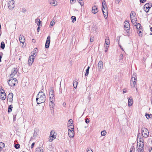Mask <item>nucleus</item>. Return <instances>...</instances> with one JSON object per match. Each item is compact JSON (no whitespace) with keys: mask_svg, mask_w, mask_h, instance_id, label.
Wrapping results in <instances>:
<instances>
[{"mask_svg":"<svg viewBox=\"0 0 152 152\" xmlns=\"http://www.w3.org/2000/svg\"><path fill=\"white\" fill-rule=\"evenodd\" d=\"M76 0H70V3L73 4L75 1Z\"/></svg>","mask_w":152,"mask_h":152,"instance_id":"nucleus-54","label":"nucleus"},{"mask_svg":"<svg viewBox=\"0 0 152 152\" xmlns=\"http://www.w3.org/2000/svg\"><path fill=\"white\" fill-rule=\"evenodd\" d=\"M85 122L86 124H88L89 122V120L87 118L85 119Z\"/></svg>","mask_w":152,"mask_h":152,"instance_id":"nucleus-52","label":"nucleus"},{"mask_svg":"<svg viewBox=\"0 0 152 152\" xmlns=\"http://www.w3.org/2000/svg\"><path fill=\"white\" fill-rule=\"evenodd\" d=\"M105 7L106 6H105L103 5H102V11H103V10H105Z\"/></svg>","mask_w":152,"mask_h":152,"instance_id":"nucleus-59","label":"nucleus"},{"mask_svg":"<svg viewBox=\"0 0 152 152\" xmlns=\"http://www.w3.org/2000/svg\"><path fill=\"white\" fill-rule=\"evenodd\" d=\"M46 100V96L45 94L42 91L39 92L37 96L36 101L38 104L44 102Z\"/></svg>","mask_w":152,"mask_h":152,"instance_id":"nucleus-1","label":"nucleus"},{"mask_svg":"<svg viewBox=\"0 0 152 152\" xmlns=\"http://www.w3.org/2000/svg\"><path fill=\"white\" fill-rule=\"evenodd\" d=\"M35 22L37 24L38 26H42V25H41V21L39 19L37 18L35 20Z\"/></svg>","mask_w":152,"mask_h":152,"instance_id":"nucleus-21","label":"nucleus"},{"mask_svg":"<svg viewBox=\"0 0 152 152\" xmlns=\"http://www.w3.org/2000/svg\"><path fill=\"white\" fill-rule=\"evenodd\" d=\"M55 101L50 102L49 103V106L50 108H53L54 107V102Z\"/></svg>","mask_w":152,"mask_h":152,"instance_id":"nucleus-30","label":"nucleus"},{"mask_svg":"<svg viewBox=\"0 0 152 152\" xmlns=\"http://www.w3.org/2000/svg\"><path fill=\"white\" fill-rule=\"evenodd\" d=\"M110 43V41L108 37H107L105 39L104 45H109Z\"/></svg>","mask_w":152,"mask_h":152,"instance_id":"nucleus-23","label":"nucleus"},{"mask_svg":"<svg viewBox=\"0 0 152 152\" xmlns=\"http://www.w3.org/2000/svg\"><path fill=\"white\" fill-rule=\"evenodd\" d=\"M137 82V77H131L130 85L132 88H134L136 86Z\"/></svg>","mask_w":152,"mask_h":152,"instance_id":"nucleus-6","label":"nucleus"},{"mask_svg":"<svg viewBox=\"0 0 152 152\" xmlns=\"http://www.w3.org/2000/svg\"><path fill=\"white\" fill-rule=\"evenodd\" d=\"M117 40H118V45L119 46V47H120V48H122V46H121V45H120L119 43V39H117Z\"/></svg>","mask_w":152,"mask_h":152,"instance_id":"nucleus-62","label":"nucleus"},{"mask_svg":"<svg viewBox=\"0 0 152 152\" xmlns=\"http://www.w3.org/2000/svg\"><path fill=\"white\" fill-rule=\"evenodd\" d=\"M141 133L143 137L145 138L148 137L149 132L148 129L145 127H142L141 129Z\"/></svg>","mask_w":152,"mask_h":152,"instance_id":"nucleus-2","label":"nucleus"},{"mask_svg":"<svg viewBox=\"0 0 152 152\" xmlns=\"http://www.w3.org/2000/svg\"><path fill=\"white\" fill-rule=\"evenodd\" d=\"M5 144L2 142H0V148H4L5 147Z\"/></svg>","mask_w":152,"mask_h":152,"instance_id":"nucleus-40","label":"nucleus"},{"mask_svg":"<svg viewBox=\"0 0 152 152\" xmlns=\"http://www.w3.org/2000/svg\"><path fill=\"white\" fill-rule=\"evenodd\" d=\"M87 152H93L91 149L90 148H88L87 149Z\"/></svg>","mask_w":152,"mask_h":152,"instance_id":"nucleus-51","label":"nucleus"},{"mask_svg":"<svg viewBox=\"0 0 152 152\" xmlns=\"http://www.w3.org/2000/svg\"><path fill=\"white\" fill-rule=\"evenodd\" d=\"M137 146H138L137 148H139L140 147V148H143V145H142V144H141V143H139V144Z\"/></svg>","mask_w":152,"mask_h":152,"instance_id":"nucleus-48","label":"nucleus"},{"mask_svg":"<svg viewBox=\"0 0 152 152\" xmlns=\"http://www.w3.org/2000/svg\"><path fill=\"white\" fill-rule=\"evenodd\" d=\"M131 19V21L132 22V24H133V25H134L135 23H136L137 24V22L136 21H137V18H134V19Z\"/></svg>","mask_w":152,"mask_h":152,"instance_id":"nucleus-31","label":"nucleus"},{"mask_svg":"<svg viewBox=\"0 0 152 152\" xmlns=\"http://www.w3.org/2000/svg\"><path fill=\"white\" fill-rule=\"evenodd\" d=\"M51 95H54V92L53 89V88L52 87H50V91L49 93V96Z\"/></svg>","mask_w":152,"mask_h":152,"instance_id":"nucleus-24","label":"nucleus"},{"mask_svg":"<svg viewBox=\"0 0 152 152\" xmlns=\"http://www.w3.org/2000/svg\"><path fill=\"white\" fill-rule=\"evenodd\" d=\"M50 37L49 36L48 37L45 45V47L46 48H48L49 47L50 42Z\"/></svg>","mask_w":152,"mask_h":152,"instance_id":"nucleus-9","label":"nucleus"},{"mask_svg":"<svg viewBox=\"0 0 152 152\" xmlns=\"http://www.w3.org/2000/svg\"><path fill=\"white\" fill-rule=\"evenodd\" d=\"M134 26H136L137 29L140 30L142 28L141 26L139 23H138L137 24L135 25Z\"/></svg>","mask_w":152,"mask_h":152,"instance_id":"nucleus-26","label":"nucleus"},{"mask_svg":"<svg viewBox=\"0 0 152 152\" xmlns=\"http://www.w3.org/2000/svg\"><path fill=\"white\" fill-rule=\"evenodd\" d=\"M19 38L20 42L23 44L24 42H25V39L24 36L23 35L20 34Z\"/></svg>","mask_w":152,"mask_h":152,"instance_id":"nucleus-15","label":"nucleus"},{"mask_svg":"<svg viewBox=\"0 0 152 152\" xmlns=\"http://www.w3.org/2000/svg\"><path fill=\"white\" fill-rule=\"evenodd\" d=\"M136 15V14L135 12L134 11H131L130 13V17L131 19L132 18L134 17Z\"/></svg>","mask_w":152,"mask_h":152,"instance_id":"nucleus-27","label":"nucleus"},{"mask_svg":"<svg viewBox=\"0 0 152 152\" xmlns=\"http://www.w3.org/2000/svg\"><path fill=\"white\" fill-rule=\"evenodd\" d=\"M18 72V69L17 68H14L12 70L11 73L10 75V77L12 78Z\"/></svg>","mask_w":152,"mask_h":152,"instance_id":"nucleus-8","label":"nucleus"},{"mask_svg":"<svg viewBox=\"0 0 152 152\" xmlns=\"http://www.w3.org/2000/svg\"><path fill=\"white\" fill-rule=\"evenodd\" d=\"M39 132V129L37 128H35L34 130V136H37V133Z\"/></svg>","mask_w":152,"mask_h":152,"instance_id":"nucleus-29","label":"nucleus"},{"mask_svg":"<svg viewBox=\"0 0 152 152\" xmlns=\"http://www.w3.org/2000/svg\"><path fill=\"white\" fill-rule=\"evenodd\" d=\"M130 28H127L126 29L125 35L126 36H130V34L129 33Z\"/></svg>","mask_w":152,"mask_h":152,"instance_id":"nucleus-28","label":"nucleus"},{"mask_svg":"<svg viewBox=\"0 0 152 152\" xmlns=\"http://www.w3.org/2000/svg\"><path fill=\"white\" fill-rule=\"evenodd\" d=\"M102 12L103 13V14H104V16L105 19H107V15H106L104 13L105 12H104V10H103Z\"/></svg>","mask_w":152,"mask_h":152,"instance_id":"nucleus-46","label":"nucleus"},{"mask_svg":"<svg viewBox=\"0 0 152 152\" xmlns=\"http://www.w3.org/2000/svg\"><path fill=\"white\" fill-rule=\"evenodd\" d=\"M49 99L50 100V101H55V98L54 97V95H51L49 96Z\"/></svg>","mask_w":152,"mask_h":152,"instance_id":"nucleus-22","label":"nucleus"},{"mask_svg":"<svg viewBox=\"0 0 152 152\" xmlns=\"http://www.w3.org/2000/svg\"><path fill=\"white\" fill-rule=\"evenodd\" d=\"M138 139L140 140V143H141L142 144V145H143V139L142 137H138Z\"/></svg>","mask_w":152,"mask_h":152,"instance_id":"nucleus-38","label":"nucleus"},{"mask_svg":"<svg viewBox=\"0 0 152 152\" xmlns=\"http://www.w3.org/2000/svg\"><path fill=\"white\" fill-rule=\"evenodd\" d=\"M72 22L74 23L76 20V17L74 16H72L71 17Z\"/></svg>","mask_w":152,"mask_h":152,"instance_id":"nucleus-42","label":"nucleus"},{"mask_svg":"<svg viewBox=\"0 0 152 152\" xmlns=\"http://www.w3.org/2000/svg\"><path fill=\"white\" fill-rule=\"evenodd\" d=\"M26 11V9L25 8H23L22 9V12H25Z\"/></svg>","mask_w":152,"mask_h":152,"instance_id":"nucleus-60","label":"nucleus"},{"mask_svg":"<svg viewBox=\"0 0 152 152\" xmlns=\"http://www.w3.org/2000/svg\"><path fill=\"white\" fill-rule=\"evenodd\" d=\"M98 12V9L96 6H94L92 7V13L95 14Z\"/></svg>","mask_w":152,"mask_h":152,"instance_id":"nucleus-18","label":"nucleus"},{"mask_svg":"<svg viewBox=\"0 0 152 152\" xmlns=\"http://www.w3.org/2000/svg\"><path fill=\"white\" fill-rule=\"evenodd\" d=\"M14 0H12L8 1L7 4V8L9 10H12L15 7V4Z\"/></svg>","mask_w":152,"mask_h":152,"instance_id":"nucleus-3","label":"nucleus"},{"mask_svg":"<svg viewBox=\"0 0 152 152\" xmlns=\"http://www.w3.org/2000/svg\"><path fill=\"white\" fill-rule=\"evenodd\" d=\"M137 145H138L139 144V143L140 142V140L138 139V137H137Z\"/></svg>","mask_w":152,"mask_h":152,"instance_id":"nucleus-61","label":"nucleus"},{"mask_svg":"<svg viewBox=\"0 0 152 152\" xmlns=\"http://www.w3.org/2000/svg\"><path fill=\"white\" fill-rule=\"evenodd\" d=\"M135 150V148L134 146H132L130 148L129 152H134Z\"/></svg>","mask_w":152,"mask_h":152,"instance_id":"nucleus-39","label":"nucleus"},{"mask_svg":"<svg viewBox=\"0 0 152 152\" xmlns=\"http://www.w3.org/2000/svg\"><path fill=\"white\" fill-rule=\"evenodd\" d=\"M17 115V112L13 113V121H16V118Z\"/></svg>","mask_w":152,"mask_h":152,"instance_id":"nucleus-32","label":"nucleus"},{"mask_svg":"<svg viewBox=\"0 0 152 152\" xmlns=\"http://www.w3.org/2000/svg\"><path fill=\"white\" fill-rule=\"evenodd\" d=\"M94 37H93L92 38H91V37L90 38V41L91 42H93L94 41Z\"/></svg>","mask_w":152,"mask_h":152,"instance_id":"nucleus-55","label":"nucleus"},{"mask_svg":"<svg viewBox=\"0 0 152 152\" xmlns=\"http://www.w3.org/2000/svg\"><path fill=\"white\" fill-rule=\"evenodd\" d=\"M106 132L105 130L102 131L101 132V135L102 136H105L106 134Z\"/></svg>","mask_w":152,"mask_h":152,"instance_id":"nucleus-41","label":"nucleus"},{"mask_svg":"<svg viewBox=\"0 0 152 152\" xmlns=\"http://www.w3.org/2000/svg\"><path fill=\"white\" fill-rule=\"evenodd\" d=\"M146 0H140V2L143 3Z\"/></svg>","mask_w":152,"mask_h":152,"instance_id":"nucleus-63","label":"nucleus"},{"mask_svg":"<svg viewBox=\"0 0 152 152\" xmlns=\"http://www.w3.org/2000/svg\"><path fill=\"white\" fill-rule=\"evenodd\" d=\"M37 48H35L33 50V55H34L37 52Z\"/></svg>","mask_w":152,"mask_h":152,"instance_id":"nucleus-44","label":"nucleus"},{"mask_svg":"<svg viewBox=\"0 0 152 152\" xmlns=\"http://www.w3.org/2000/svg\"><path fill=\"white\" fill-rule=\"evenodd\" d=\"M106 2L105 0H103V2H102V5H103L104 6H105H105H106Z\"/></svg>","mask_w":152,"mask_h":152,"instance_id":"nucleus-50","label":"nucleus"},{"mask_svg":"<svg viewBox=\"0 0 152 152\" xmlns=\"http://www.w3.org/2000/svg\"><path fill=\"white\" fill-rule=\"evenodd\" d=\"M78 83L76 81H74L73 82V86L74 88H76L77 86Z\"/></svg>","mask_w":152,"mask_h":152,"instance_id":"nucleus-37","label":"nucleus"},{"mask_svg":"<svg viewBox=\"0 0 152 152\" xmlns=\"http://www.w3.org/2000/svg\"><path fill=\"white\" fill-rule=\"evenodd\" d=\"M121 0H115V3L116 4H119Z\"/></svg>","mask_w":152,"mask_h":152,"instance_id":"nucleus-53","label":"nucleus"},{"mask_svg":"<svg viewBox=\"0 0 152 152\" xmlns=\"http://www.w3.org/2000/svg\"><path fill=\"white\" fill-rule=\"evenodd\" d=\"M133 103V100L132 98H129L128 101V105L129 107L131 106Z\"/></svg>","mask_w":152,"mask_h":152,"instance_id":"nucleus-20","label":"nucleus"},{"mask_svg":"<svg viewBox=\"0 0 152 152\" xmlns=\"http://www.w3.org/2000/svg\"><path fill=\"white\" fill-rule=\"evenodd\" d=\"M81 1H82V0H80L79 1V2L81 6H83V2L82 3L81 2Z\"/></svg>","mask_w":152,"mask_h":152,"instance_id":"nucleus-56","label":"nucleus"},{"mask_svg":"<svg viewBox=\"0 0 152 152\" xmlns=\"http://www.w3.org/2000/svg\"><path fill=\"white\" fill-rule=\"evenodd\" d=\"M13 94L12 93H10L7 96V100L9 102H12V98L13 97Z\"/></svg>","mask_w":152,"mask_h":152,"instance_id":"nucleus-13","label":"nucleus"},{"mask_svg":"<svg viewBox=\"0 0 152 152\" xmlns=\"http://www.w3.org/2000/svg\"><path fill=\"white\" fill-rule=\"evenodd\" d=\"M15 147L16 149H18L20 147V145L18 144H15Z\"/></svg>","mask_w":152,"mask_h":152,"instance_id":"nucleus-45","label":"nucleus"},{"mask_svg":"<svg viewBox=\"0 0 152 152\" xmlns=\"http://www.w3.org/2000/svg\"><path fill=\"white\" fill-rule=\"evenodd\" d=\"M89 69H90V67L89 66H88L87 69L86 70V72L85 73V75L86 76H87L89 73Z\"/></svg>","mask_w":152,"mask_h":152,"instance_id":"nucleus-35","label":"nucleus"},{"mask_svg":"<svg viewBox=\"0 0 152 152\" xmlns=\"http://www.w3.org/2000/svg\"><path fill=\"white\" fill-rule=\"evenodd\" d=\"M5 46V44L4 42H2L1 43L0 48L2 49L4 48Z\"/></svg>","mask_w":152,"mask_h":152,"instance_id":"nucleus-34","label":"nucleus"},{"mask_svg":"<svg viewBox=\"0 0 152 152\" xmlns=\"http://www.w3.org/2000/svg\"><path fill=\"white\" fill-rule=\"evenodd\" d=\"M103 64L102 61H100L98 64V69L99 71L102 70L103 68Z\"/></svg>","mask_w":152,"mask_h":152,"instance_id":"nucleus-10","label":"nucleus"},{"mask_svg":"<svg viewBox=\"0 0 152 152\" xmlns=\"http://www.w3.org/2000/svg\"><path fill=\"white\" fill-rule=\"evenodd\" d=\"M150 115H151V116L152 115V114H147L146 113H145V116L147 119H149L150 118Z\"/></svg>","mask_w":152,"mask_h":152,"instance_id":"nucleus-43","label":"nucleus"},{"mask_svg":"<svg viewBox=\"0 0 152 152\" xmlns=\"http://www.w3.org/2000/svg\"><path fill=\"white\" fill-rule=\"evenodd\" d=\"M152 7L151 3H147L144 6V11L146 12H148L149 9Z\"/></svg>","mask_w":152,"mask_h":152,"instance_id":"nucleus-7","label":"nucleus"},{"mask_svg":"<svg viewBox=\"0 0 152 152\" xmlns=\"http://www.w3.org/2000/svg\"><path fill=\"white\" fill-rule=\"evenodd\" d=\"M72 122V119H70L69 120L68 123V126L70 127L71 129H73L74 126Z\"/></svg>","mask_w":152,"mask_h":152,"instance_id":"nucleus-16","label":"nucleus"},{"mask_svg":"<svg viewBox=\"0 0 152 152\" xmlns=\"http://www.w3.org/2000/svg\"><path fill=\"white\" fill-rule=\"evenodd\" d=\"M40 26H38V27L37 28V32H39V31L40 29Z\"/></svg>","mask_w":152,"mask_h":152,"instance_id":"nucleus-64","label":"nucleus"},{"mask_svg":"<svg viewBox=\"0 0 152 152\" xmlns=\"http://www.w3.org/2000/svg\"><path fill=\"white\" fill-rule=\"evenodd\" d=\"M137 152H143V148H137Z\"/></svg>","mask_w":152,"mask_h":152,"instance_id":"nucleus-36","label":"nucleus"},{"mask_svg":"<svg viewBox=\"0 0 152 152\" xmlns=\"http://www.w3.org/2000/svg\"><path fill=\"white\" fill-rule=\"evenodd\" d=\"M3 55V53L0 52V62L1 61V59Z\"/></svg>","mask_w":152,"mask_h":152,"instance_id":"nucleus-49","label":"nucleus"},{"mask_svg":"<svg viewBox=\"0 0 152 152\" xmlns=\"http://www.w3.org/2000/svg\"><path fill=\"white\" fill-rule=\"evenodd\" d=\"M55 23V22L54 20H52L50 23V24L51 26H53Z\"/></svg>","mask_w":152,"mask_h":152,"instance_id":"nucleus-47","label":"nucleus"},{"mask_svg":"<svg viewBox=\"0 0 152 152\" xmlns=\"http://www.w3.org/2000/svg\"><path fill=\"white\" fill-rule=\"evenodd\" d=\"M34 55H31L30 56L28 60V63L29 65H31L34 61Z\"/></svg>","mask_w":152,"mask_h":152,"instance_id":"nucleus-12","label":"nucleus"},{"mask_svg":"<svg viewBox=\"0 0 152 152\" xmlns=\"http://www.w3.org/2000/svg\"><path fill=\"white\" fill-rule=\"evenodd\" d=\"M48 2L50 4L54 6H56L57 4V2L56 0H49Z\"/></svg>","mask_w":152,"mask_h":152,"instance_id":"nucleus-14","label":"nucleus"},{"mask_svg":"<svg viewBox=\"0 0 152 152\" xmlns=\"http://www.w3.org/2000/svg\"><path fill=\"white\" fill-rule=\"evenodd\" d=\"M109 45H104V47H105V48L106 49H108V48H109Z\"/></svg>","mask_w":152,"mask_h":152,"instance_id":"nucleus-57","label":"nucleus"},{"mask_svg":"<svg viewBox=\"0 0 152 152\" xmlns=\"http://www.w3.org/2000/svg\"><path fill=\"white\" fill-rule=\"evenodd\" d=\"M12 107L13 106L12 105H10V106H9L8 110V113H10L12 111Z\"/></svg>","mask_w":152,"mask_h":152,"instance_id":"nucleus-33","label":"nucleus"},{"mask_svg":"<svg viewBox=\"0 0 152 152\" xmlns=\"http://www.w3.org/2000/svg\"><path fill=\"white\" fill-rule=\"evenodd\" d=\"M124 26L125 28V30L126 28H130V25L129 22L127 21H125L124 22Z\"/></svg>","mask_w":152,"mask_h":152,"instance_id":"nucleus-17","label":"nucleus"},{"mask_svg":"<svg viewBox=\"0 0 152 152\" xmlns=\"http://www.w3.org/2000/svg\"><path fill=\"white\" fill-rule=\"evenodd\" d=\"M1 94V95L0 98L3 100H5L6 98V95L4 92H2V91L0 93Z\"/></svg>","mask_w":152,"mask_h":152,"instance_id":"nucleus-19","label":"nucleus"},{"mask_svg":"<svg viewBox=\"0 0 152 152\" xmlns=\"http://www.w3.org/2000/svg\"><path fill=\"white\" fill-rule=\"evenodd\" d=\"M68 135L70 138H72L74 136V132L73 129H68Z\"/></svg>","mask_w":152,"mask_h":152,"instance_id":"nucleus-11","label":"nucleus"},{"mask_svg":"<svg viewBox=\"0 0 152 152\" xmlns=\"http://www.w3.org/2000/svg\"><path fill=\"white\" fill-rule=\"evenodd\" d=\"M8 83L10 86L14 87L18 83L17 80L16 78L11 79L8 81Z\"/></svg>","mask_w":152,"mask_h":152,"instance_id":"nucleus-4","label":"nucleus"},{"mask_svg":"<svg viewBox=\"0 0 152 152\" xmlns=\"http://www.w3.org/2000/svg\"><path fill=\"white\" fill-rule=\"evenodd\" d=\"M34 144H35V143L34 142H33V143L32 144H31V148H33V147H34Z\"/></svg>","mask_w":152,"mask_h":152,"instance_id":"nucleus-58","label":"nucleus"},{"mask_svg":"<svg viewBox=\"0 0 152 152\" xmlns=\"http://www.w3.org/2000/svg\"><path fill=\"white\" fill-rule=\"evenodd\" d=\"M35 152H43V150L41 147H37L36 149Z\"/></svg>","mask_w":152,"mask_h":152,"instance_id":"nucleus-25","label":"nucleus"},{"mask_svg":"<svg viewBox=\"0 0 152 152\" xmlns=\"http://www.w3.org/2000/svg\"><path fill=\"white\" fill-rule=\"evenodd\" d=\"M56 133L54 130H52L50 133V137L49 138V141L52 142L53 140L56 138Z\"/></svg>","mask_w":152,"mask_h":152,"instance_id":"nucleus-5","label":"nucleus"}]
</instances>
